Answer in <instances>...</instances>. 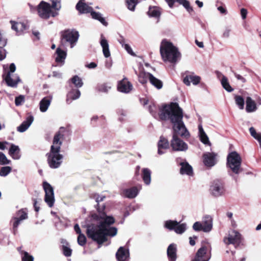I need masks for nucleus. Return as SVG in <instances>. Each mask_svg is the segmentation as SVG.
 Wrapping results in <instances>:
<instances>
[{
    "label": "nucleus",
    "mask_w": 261,
    "mask_h": 261,
    "mask_svg": "<svg viewBox=\"0 0 261 261\" xmlns=\"http://www.w3.org/2000/svg\"><path fill=\"white\" fill-rule=\"evenodd\" d=\"M241 162L242 159L236 151H232L228 154L227 158V165L233 173L239 174L240 172Z\"/></svg>",
    "instance_id": "obj_5"
},
{
    "label": "nucleus",
    "mask_w": 261,
    "mask_h": 261,
    "mask_svg": "<svg viewBox=\"0 0 261 261\" xmlns=\"http://www.w3.org/2000/svg\"><path fill=\"white\" fill-rule=\"evenodd\" d=\"M198 130H199V136L200 138V141L204 144L211 145V142H210L209 139L204 131L203 127L201 125H198Z\"/></svg>",
    "instance_id": "obj_29"
},
{
    "label": "nucleus",
    "mask_w": 261,
    "mask_h": 261,
    "mask_svg": "<svg viewBox=\"0 0 261 261\" xmlns=\"http://www.w3.org/2000/svg\"><path fill=\"white\" fill-rule=\"evenodd\" d=\"M211 194L216 197L224 195L226 190L224 184L220 181H214L210 188Z\"/></svg>",
    "instance_id": "obj_10"
},
{
    "label": "nucleus",
    "mask_w": 261,
    "mask_h": 261,
    "mask_svg": "<svg viewBox=\"0 0 261 261\" xmlns=\"http://www.w3.org/2000/svg\"><path fill=\"white\" fill-rule=\"evenodd\" d=\"M142 178L146 185H149L151 181V171L148 168L142 170Z\"/></svg>",
    "instance_id": "obj_33"
},
{
    "label": "nucleus",
    "mask_w": 261,
    "mask_h": 261,
    "mask_svg": "<svg viewBox=\"0 0 261 261\" xmlns=\"http://www.w3.org/2000/svg\"><path fill=\"white\" fill-rule=\"evenodd\" d=\"M24 101V97L23 95H19L16 97L15 99V103L16 106H18L21 105Z\"/></svg>",
    "instance_id": "obj_54"
},
{
    "label": "nucleus",
    "mask_w": 261,
    "mask_h": 261,
    "mask_svg": "<svg viewBox=\"0 0 261 261\" xmlns=\"http://www.w3.org/2000/svg\"><path fill=\"white\" fill-rule=\"evenodd\" d=\"M43 188L45 192L44 201L49 207H52L55 202L54 189L46 181L43 182Z\"/></svg>",
    "instance_id": "obj_8"
},
{
    "label": "nucleus",
    "mask_w": 261,
    "mask_h": 261,
    "mask_svg": "<svg viewBox=\"0 0 261 261\" xmlns=\"http://www.w3.org/2000/svg\"><path fill=\"white\" fill-rule=\"evenodd\" d=\"M152 74L144 70L141 71L138 74V80L140 83L144 85L147 83L150 79Z\"/></svg>",
    "instance_id": "obj_30"
},
{
    "label": "nucleus",
    "mask_w": 261,
    "mask_h": 261,
    "mask_svg": "<svg viewBox=\"0 0 261 261\" xmlns=\"http://www.w3.org/2000/svg\"><path fill=\"white\" fill-rule=\"evenodd\" d=\"M9 143L8 142H0V149L5 150L6 148V145L9 144Z\"/></svg>",
    "instance_id": "obj_62"
},
{
    "label": "nucleus",
    "mask_w": 261,
    "mask_h": 261,
    "mask_svg": "<svg viewBox=\"0 0 261 261\" xmlns=\"http://www.w3.org/2000/svg\"><path fill=\"white\" fill-rule=\"evenodd\" d=\"M100 44L102 48V53L106 58H108L111 56L109 45L107 40L105 38L103 34L100 35Z\"/></svg>",
    "instance_id": "obj_19"
},
{
    "label": "nucleus",
    "mask_w": 261,
    "mask_h": 261,
    "mask_svg": "<svg viewBox=\"0 0 261 261\" xmlns=\"http://www.w3.org/2000/svg\"><path fill=\"white\" fill-rule=\"evenodd\" d=\"M123 47L129 54L132 56H135V54L133 52L132 48L128 44L124 45V46Z\"/></svg>",
    "instance_id": "obj_58"
},
{
    "label": "nucleus",
    "mask_w": 261,
    "mask_h": 261,
    "mask_svg": "<svg viewBox=\"0 0 261 261\" xmlns=\"http://www.w3.org/2000/svg\"><path fill=\"white\" fill-rule=\"evenodd\" d=\"M9 69L10 71L9 72H10L11 74H13L16 70L15 64L14 63H11L10 65Z\"/></svg>",
    "instance_id": "obj_63"
},
{
    "label": "nucleus",
    "mask_w": 261,
    "mask_h": 261,
    "mask_svg": "<svg viewBox=\"0 0 261 261\" xmlns=\"http://www.w3.org/2000/svg\"><path fill=\"white\" fill-rule=\"evenodd\" d=\"M18 219H21L22 221L28 218V212L26 209H21L17 212L15 216H14Z\"/></svg>",
    "instance_id": "obj_39"
},
{
    "label": "nucleus",
    "mask_w": 261,
    "mask_h": 261,
    "mask_svg": "<svg viewBox=\"0 0 261 261\" xmlns=\"http://www.w3.org/2000/svg\"><path fill=\"white\" fill-rule=\"evenodd\" d=\"M87 221L85 225L87 235L99 245L106 242L108 236L113 237L117 233V228L110 227L115 222L114 218L104 213L92 215Z\"/></svg>",
    "instance_id": "obj_2"
},
{
    "label": "nucleus",
    "mask_w": 261,
    "mask_h": 261,
    "mask_svg": "<svg viewBox=\"0 0 261 261\" xmlns=\"http://www.w3.org/2000/svg\"><path fill=\"white\" fill-rule=\"evenodd\" d=\"M209 245L203 246L200 248L192 261H209L211 258Z\"/></svg>",
    "instance_id": "obj_9"
},
{
    "label": "nucleus",
    "mask_w": 261,
    "mask_h": 261,
    "mask_svg": "<svg viewBox=\"0 0 261 261\" xmlns=\"http://www.w3.org/2000/svg\"><path fill=\"white\" fill-rule=\"evenodd\" d=\"M79 38V34L77 31L68 30L62 33L61 42L65 45L69 44L70 47L73 48L77 42Z\"/></svg>",
    "instance_id": "obj_6"
},
{
    "label": "nucleus",
    "mask_w": 261,
    "mask_h": 261,
    "mask_svg": "<svg viewBox=\"0 0 261 261\" xmlns=\"http://www.w3.org/2000/svg\"><path fill=\"white\" fill-rule=\"evenodd\" d=\"M221 83L223 88L227 92H231L233 90V89L230 85L228 80L225 76L222 75Z\"/></svg>",
    "instance_id": "obj_37"
},
{
    "label": "nucleus",
    "mask_w": 261,
    "mask_h": 261,
    "mask_svg": "<svg viewBox=\"0 0 261 261\" xmlns=\"http://www.w3.org/2000/svg\"><path fill=\"white\" fill-rule=\"evenodd\" d=\"M240 233L236 230H231L229 232L228 237L224 239V242L226 244L238 245L240 243Z\"/></svg>",
    "instance_id": "obj_11"
},
{
    "label": "nucleus",
    "mask_w": 261,
    "mask_h": 261,
    "mask_svg": "<svg viewBox=\"0 0 261 261\" xmlns=\"http://www.w3.org/2000/svg\"><path fill=\"white\" fill-rule=\"evenodd\" d=\"M81 95V92L79 90L72 89L67 95V101L70 102V100L78 99Z\"/></svg>",
    "instance_id": "obj_31"
},
{
    "label": "nucleus",
    "mask_w": 261,
    "mask_h": 261,
    "mask_svg": "<svg viewBox=\"0 0 261 261\" xmlns=\"http://www.w3.org/2000/svg\"><path fill=\"white\" fill-rule=\"evenodd\" d=\"M162 120L169 119L173 124V129L175 133L171 141V146L174 151H184L188 149V145L177 136L179 135L182 137L188 138L190 133L186 128L183 121L182 109L178 103L172 102L165 106L160 114Z\"/></svg>",
    "instance_id": "obj_1"
},
{
    "label": "nucleus",
    "mask_w": 261,
    "mask_h": 261,
    "mask_svg": "<svg viewBox=\"0 0 261 261\" xmlns=\"http://www.w3.org/2000/svg\"><path fill=\"white\" fill-rule=\"evenodd\" d=\"M65 131H68V130L64 127H61L59 131L56 134L54 137L50 151L47 154V162L49 166L51 168H58L62 163L63 156L60 153V151L62 145L63 133Z\"/></svg>",
    "instance_id": "obj_3"
},
{
    "label": "nucleus",
    "mask_w": 261,
    "mask_h": 261,
    "mask_svg": "<svg viewBox=\"0 0 261 261\" xmlns=\"http://www.w3.org/2000/svg\"><path fill=\"white\" fill-rule=\"evenodd\" d=\"M241 16H242V18L243 19H245L246 18L247 14V10L244 8L241 9Z\"/></svg>",
    "instance_id": "obj_60"
},
{
    "label": "nucleus",
    "mask_w": 261,
    "mask_h": 261,
    "mask_svg": "<svg viewBox=\"0 0 261 261\" xmlns=\"http://www.w3.org/2000/svg\"><path fill=\"white\" fill-rule=\"evenodd\" d=\"M202 224L203 231H210L213 227L212 218L208 215L204 216L203 218Z\"/></svg>",
    "instance_id": "obj_23"
},
{
    "label": "nucleus",
    "mask_w": 261,
    "mask_h": 261,
    "mask_svg": "<svg viewBox=\"0 0 261 261\" xmlns=\"http://www.w3.org/2000/svg\"><path fill=\"white\" fill-rule=\"evenodd\" d=\"M148 14L150 17L159 18L161 15V11L159 8L157 7H150L148 11Z\"/></svg>",
    "instance_id": "obj_35"
},
{
    "label": "nucleus",
    "mask_w": 261,
    "mask_h": 261,
    "mask_svg": "<svg viewBox=\"0 0 261 261\" xmlns=\"http://www.w3.org/2000/svg\"><path fill=\"white\" fill-rule=\"evenodd\" d=\"M235 77L239 81H240L242 83H244L246 82L245 79L242 76V75L234 73Z\"/></svg>",
    "instance_id": "obj_61"
},
{
    "label": "nucleus",
    "mask_w": 261,
    "mask_h": 261,
    "mask_svg": "<svg viewBox=\"0 0 261 261\" xmlns=\"http://www.w3.org/2000/svg\"><path fill=\"white\" fill-rule=\"evenodd\" d=\"M180 165L181 166L180 172L181 174H187L189 176L193 175L192 167L187 162H181Z\"/></svg>",
    "instance_id": "obj_28"
},
{
    "label": "nucleus",
    "mask_w": 261,
    "mask_h": 261,
    "mask_svg": "<svg viewBox=\"0 0 261 261\" xmlns=\"http://www.w3.org/2000/svg\"><path fill=\"white\" fill-rule=\"evenodd\" d=\"M38 13L40 17L47 19L50 16L55 17L58 15L57 12L52 11L48 3L42 1L38 6Z\"/></svg>",
    "instance_id": "obj_7"
},
{
    "label": "nucleus",
    "mask_w": 261,
    "mask_h": 261,
    "mask_svg": "<svg viewBox=\"0 0 261 261\" xmlns=\"http://www.w3.org/2000/svg\"><path fill=\"white\" fill-rule=\"evenodd\" d=\"M169 145L168 140L166 138L161 137L158 142V153L160 155L164 153L165 151L163 150L168 149Z\"/></svg>",
    "instance_id": "obj_25"
},
{
    "label": "nucleus",
    "mask_w": 261,
    "mask_h": 261,
    "mask_svg": "<svg viewBox=\"0 0 261 261\" xmlns=\"http://www.w3.org/2000/svg\"><path fill=\"white\" fill-rule=\"evenodd\" d=\"M12 168L10 166H4L1 168L0 170V175L1 176H6L11 171Z\"/></svg>",
    "instance_id": "obj_47"
},
{
    "label": "nucleus",
    "mask_w": 261,
    "mask_h": 261,
    "mask_svg": "<svg viewBox=\"0 0 261 261\" xmlns=\"http://www.w3.org/2000/svg\"><path fill=\"white\" fill-rule=\"evenodd\" d=\"M150 83L158 89H160L163 87V82L159 79L151 75L149 80Z\"/></svg>",
    "instance_id": "obj_36"
},
{
    "label": "nucleus",
    "mask_w": 261,
    "mask_h": 261,
    "mask_svg": "<svg viewBox=\"0 0 261 261\" xmlns=\"http://www.w3.org/2000/svg\"><path fill=\"white\" fill-rule=\"evenodd\" d=\"M176 251V246L174 244H171L168 246L167 253L169 261H175Z\"/></svg>",
    "instance_id": "obj_27"
},
{
    "label": "nucleus",
    "mask_w": 261,
    "mask_h": 261,
    "mask_svg": "<svg viewBox=\"0 0 261 261\" xmlns=\"http://www.w3.org/2000/svg\"><path fill=\"white\" fill-rule=\"evenodd\" d=\"M231 30L230 29H225L223 33L222 37L224 38H228L230 36Z\"/></svg>",
    "instance_id": "obj_57"
},
{
    "label": "nucleus",
    "mask_w": 261,
    "mask_h": 261,
    "mask_svg": "<svg viewBox=\"0 0 261 261\" xmlns=\"http://www.w3.org/2000/svg\"><path fill=\"white\" fill-rule=\"evenodd\" d=\"M249 132L251 135L259 142L260 146L261 147V135L257 133L253 127L249 128Z\"/></svg>",
    "instance_id": "obj_45"
},
{
    "label": "nucleus",
    "mask_w": 261,
    "mask_h": 261,
    "mask_svg": "<svg viewBox=\"0 0 261 261\" xmlns=\"http://www.w3.org/2000/svg\"><path fill=\"white\" fill-rule=\"evenodd\" d=\"M148 110L150 113V114L153 116L155 117L156 115V112H157V108L155 106V105L153 103H151L149 106Z\"/></svg>",
    "instance_id": "obj_52"
},
{
    "label": "nucleus",
    "mask_w": 261,
    "mask_h": 261,
    "mask_svg": "<svg viewBox=\"0 0 261 261\" xmlns=\"http://www.w3.org/2000/svg\"><path fill=\"white\" fill-rule=\"evenodd\" d=\"M9 154L14 160H19L21 157L20 150L18 146L11 144Z\"/></svg>",
    "instance_id": "obj_21"
},
{
    "label": "nucleus",
    "mask_w": 261,
    "mask_h": 261,
    "mask_svg": "<svg viewBox=\"0 0 261 261\" xmlns=\"http://www.w3.org/2000/svg\"><path fill=\"white\" fill-rule=\"evenodd\" d=\"M56 53L57 57H56V61L57 63H61L62 64L64 63L65 59L66 57V51L58 48L56 50Z\"/></svg>",
    "instance_id": "obj_32"
},
{
    "label": "nucleus",
    "mask_w": 261,
    "mask_h": 261,
    "mask_svg": "<svg viewBox=\"0 0 261 261\" xmlns=\"http://www.w3.org/2000/svg\"><path fill=\"white\" fill-rule=\"evenodd\" d=\"M125 1L128 9L130 11H134L138 2V0H125Z\"/></svg>",
    "instance_id": "obj_46"
},
{
    "label": "nucleus",
    "mask_w": 261,
    "mask_h": 261,
    "mask_svg": "<svg viewBox=\"0 0 261 261\" xmlns=\"http://www.w3.org/2000/svg\"><path fill=\"white\" fill-rule=\"evenodd\" d=\"M246 111L248 113L255 112L257 110V106L255 102L250 97H247L246 99Z\"/></svg>",
    "instance_id": "obj_26"
},
{
    "label": "nucleus",
    "mask_w": 261,
    "mask_h": 261,
    "mask_svg": "<svg viewBox=\"0 0 261 261\" xmlns=\"http://www.w3.org/2000/svg\"><path fill=\"white\" fill-rule=\"evenodd\" d=\"M76 9L80 13H91L93 8L85 3V0H80L76 6Z\"/></svg>",
    "instance_id": "obj_17"
},
{
    "label": "nucleus",
    "mask_w": 261,
    "mask_h": 261,
    "mask_svg": "<svg viewBox=\"0 0 261 261\" xmlns=\"http://www.w3.org/2000/svg\"><path fill=\"white\" fill-rule=\"evenodd\" d=\"M118 261H128L129 256L128 250L123 247H120L118 250L116 254Z\"/></svg>",
    "instance_id": "obj_15"
},
{
    "label": "nucleus",
    "mask_w": 261,
    "mask_h": 261,
    "mask_svg": "<svg viewBox=\"0 0 261 261\" xmlns=\"http://www.w3.org/2000/svg\"><path fill=\"white\" fill-rule=\"evenodd\" d=\"M62 251L65 256L69 257L71 255L72 249L67 245H62Z\"/></svg>",
    "instance_id": "obj_50"
},
{
    "label": "nucleus",
    "mask_w": 261,
    "mask_h": 261,
    "mask_svg": "<svg viewBox=\"0 0 261 261\" xmlns=\"http://www.w3.org/2000/svg\"><path fill=\"white\" fill-rule=\"evenodd\" d=\"M97 66V64L94 62H91L90 63L86 65V67L88 68H95Z\"/></svg>",
    "instance_id": "obj_64"
},
{
    "label": "nucleus",
    "mask_w": 261,
    "mask_h": 261,
    "mask_svg": "<svg viewBox=\"0 0 261 261\" xmlns=\"http://www.w3.org/2000/svg\"><path fill=\"white\" fill-rule=\"evenodd\" d=\"M53 97L51 96H48L44 97L40 101L39 103L40 110L42 112H46L49 106L50 105Z\"/></svg>",
    "instance_id": "obj_24"
},
{
    "label": "nucleus",
    "mask_w": 261,
    "mask_h": 261,
    "mask_svg": "<svg viewBox=\"0 0 261 261\" xmlns=\"http://www.w3.org/2000/svg\"><path fill=\"white\" fill-rule=\"evenodd\" d=\"M11 161L8 160L6 155L0 152V165H8L10 164Z\"/></svg>",
    "instance_id": "obj_49"
},
{
    "label": "nucleus",
    "mask_w": 261,
    "mask_h": 261,
    "mask_svg": "<svg viewBox=\"0 0 261 261\" xmlns=\"http://www.w3.org/2000/svg\"><path fill=\"white\" fill-rule=\"evenodd\" d=\"M22 261H34L33 256L30 255L28 252H24L22 257Z\"/></svg>",
    "instance_id": "obj_53"
},
{
    "label": "nucleus",
    "mask_w": 261,
    "mask_h": 261,
    "mask_svg": "<svg viewBox=\"0 0 261 261\" xmlns=\"http://www.w3.org/2000/svg\"><path fill=\"white\" fill-rule=\"evenodd\" d=\"M217 154L214 152H206L203 154V163L204 164L208 167L214 166L216 163V156Z\"/></svg>",
    "instance_id": "obj_13"
},
{
    "label": "nucleus",
    "mask_w": 261,
    "mask_h": 261,
    "mask_svg": "<svg viewBox=\"0 0 261 261\" xmlns=\"http://www.w3.org/2000/svg\"><path fill=\"white\" fill-rule=\"evenodd\" d=\"M140 188L138 189L134 187L129 189H124L122 192V195L128 198H134L137 196Z\"/></svg>",
    "instance_id": "obj_22"
},
{
    "label": "nucleus",
    "mask_w": 261,
    "mask_h": 261,
    "mask_svg": "<svg viewBox=\"0 0 261 261\" xmlns=\"http://www.w3.org/2000/svg\"><path fill=\"white\" fill-rule=\"evenodd\" d=\"M22 221H23L22 220L14 217L12 218L11 223L12 224L13 231L14 234L17 232L18 227Z\"/></svg>",
    "instance_id": "obj_38"
},
{
    "label": "nucleus",
    "mask_w": 261,
    "mask_h": 261,
    "mask_svg": "<svg viewBox=\"0 0 261 261\" xmlns=\"http://www.w3.org/2000/svg\"><path fill=\"white\" fill-rule=\"evenodd\" d=\"M177 223L178 222L176 221L167 220L165 221L164 226L170 230H175L176 226L177 225Z\"/></svg>",
    "instance_id": "obj_41"
},
{
    "label": "nucleus",
    "mask_w": 261,
    "mask_h": 261,
    "mask_svg": "<svg viewBox=\"0 0 261 261\" xmlns=\"http://www.w3.org/2000/svg\"><path fill=\"white\" fill-rule=\"evenodd\" d=\"M86 238L84 234L81 233L79 234L77 237V243L80 246H84L86 243Z\"/></svg>",
    "instance_id": "obj_51"
},
{
    "label": "nucleus",
    "mask_w": 261,
    "mask_h": 261,
    "mask_svg": "<svg viewBox=\"0 0 261 261\" xmlns=\"http://www.w3.org/2000/svg\"><path fill=\"white\" fill-rule=\"evenodd\" d=\"M111 88V86L110 84L108 83H104L98 85L97 87V90L98 91L104 93L108 92Z\"/></svg>",
    "instance_id": "obj_40"
},
{
    "label": "nucleus",
    "mask_w": 261,
    "mask_h": 261,
    "mask_svg": "<svg viewBox=\"0 0 261 261\" xmlns=\"http://www.w3.org/2000/svg\"><path fill=\"white\" fill-rule=\"evenodd\" d=\"M12 24V29L16 32V33L19 35L23 33L24 31L28 29V27L25 24L21 22H14L11 21Z\"/></svg>",
    "instance_id": "obj_20"
},
{
    "label": "nucleus",
    "mask_w": 261,
    "mask_h": 261,
    "mask_svg": "<svg viewBox=\"0 0 261 261\" xmlns=\"http://www.w3.org/2000/svg\"><path fill=\"white\" fill-rule=\"evenodd\" d=\"M201 77L199 76L191 73L186 75L183 82L187 86H190L191 83L194 85H197L199 83Z\"/></svg>",
    "instance_id": "obj_16"
},
{
    "label": "nucleus",
    "mask_w": 261,
    "mask_h": 261,
    "mask_svg": "<svg viewBox=\"0 0 261 261\" xmlns=\"http://www.w3.org/2000/svg\"><path fill=\"white\" fill-rule=\"evenodd\" d=\"M34 121V117L30 115L26 118V120L17 127V130L20 133L24 132L30 126Z\"/></svg>",
    "instance_id": "obj_18"
},
{
    "label": "nucleus",
    "mask_w": 261,
    "mask_h": 261,
    "mask_svg": "<svg viewBox=\"0 0 261 261\" xmlns=\"http://www.w3.org/2000/svg\"><path fill=\"white\" fill-rule=\"evenodd\" d=\"M50 1L51 2V8L56 11H59L61 8V0Z\"/></svg>",
    "instance_id": "obj_48"
},
{
    "label": "nucleus",
    "mask_w": 261,
    "mask_h": 261,
    "mask_svg": "<svg viewBox=\"0 0 261 261\" xmlns=\"http://www.w3.org/2000/svg\"><path fill=\"white\" fill-rule=\"evenodd\" d=\"M187 229V226L185 223L179 224L177 223L174 231L177 234L184 233Z\"/></svg>",
    "instance_id": "obj_42"
},
{
    "label": "nucleus",
    "mask_w": 261,
    "mask_h": 261,
    "mask_svg": "<svg viewBox=\"0 0 261 261\" xmlns=\"http://www.w3.org/2000/svg\"><path fill=\"white\" fill-rule=\"evenodd\" d=\"M4 80L7 85L11 87H16L18 82H20V79L16 74H11L10 72H8L7 74L4 76Z\"/></svg>",
    "instance_id": "obj_12"
},
{
    "label": "nucleus",
    "mask_w": 261,
    "mask_h": 261,
    "mask_svg": "<svg viewBox=\"0 0 261 261\" xmlns=\"http://www.w3.org/2000/svg\"><path fill=\"white\" fill-rule=\"evenodd\" d=\"M7 44V40L4 38L2 34L0 33V48H2L5 47Z\"/></svg>",
    "instance_id": "obj_56"
},
{
    "label": "nucleus",
    "mask_w": 261,
    "mask_h": 261,
    "mask_svg": "<svg viewBox=\"0 0 261 261\" xmlns=\"http://www.w3.org/2000/svg\"><path fill=\"white\" fill-rule=\"evenodd\" d=\"M90 14L92 18L98 20L105 26H107L108 25L107 22L106 21L105 18L102 16V15L100 13L96 12L93 10Z\"/></svg>",
    "instance_id": "obj_34"
},
{
    "label": "nucleus",
    "mask_w": 261,
    "mask_h": 261,
    "mask_svg": "<svg viewBox=\"0 0 261 261\" xmlns=\"http://www.w3.org/2000/svg\"><path fill=\"white\" fill-rule=\"evenodd\" d=\"M71 81L72 83L75 85V86L77 88H80L82 87L83 85V83L82 82V79L77 75L74 76L71 79Z\"/></svg>",
    "instance_id": "obj_44"
},
{
    "label": "nucleus",
    "mask_w": 261,
    "mask_h": 261,
    "mask_svg": "<svg viewBox=\"0 0 261 261\" xmlns=\"http://www.w3.org/2000/svg\"><path fill=\"white\" fill-rule=\"evenodd\" d=\"M160 54L164 62L176 63L180 58V53L172 43L164 39L160 45Z\"/></svg>",
    "instance_id": "obj_4"
},
{
    "label": "nucleus",
    "mask_w": 261,
    "mask_h": 261,
    "mask_svg": "<svg viewBox=\"0 0 261 261\" xmlns=\"http://www.w3.org/2000/svg\"><path fill=\"white\" fill-rule=\"evenodd\" d=\"M193 228L195 231L203 230L202 224L199 222H196L193 224Z\"/></svg>",
    "instance_id": "obj_55"
},
{
    "label": "nucleus",
    "mask_w": 261,
    "mask_h": 261,
    "mask_svg": "<svg viewBox=\"0 0 261 261\" xmlns=\"http://www.w3.org/2000/svg\"><path fill=\"white\" fill-rule=\"evenodd\" d=\"M236 103L238 106L239 108L241 110L244 109V98L239 95H236L234 97Z\"/></svg>",
    "instance_id": "obj_43"
},
{
    "label": "nucleus",
    "mask_w": 261,
    "mask_h": 261,
    "mask_svg": "<svg viewBox=\"0 0 261 261\" xmlns=\"http://www.w3.org/2000/svg\"><path fill=\"white\" fill-rule=\"evenodd\" d=\"M106 197L105 196L96 195L95 198L96 202L98 204L100 202L102 201Z\"/></svg>",
    "instance_id": "obj_59"
},
{
    "label": "nucleus",
    "mask_w": 261,
    "mask_h": 261,
    "mask_svg": "<svg viewBox=\"0 0 261 261\" xmlns=\"http://www.w3.org/2000/svg\"><path fill=\"white\" fill-rule=\"evenodd\" d=\"M133 89V85L126 79H123L118 84V90L123 93H128Z\"/></svg>",
    "instance_id": "obj_14"
}]
</instances>
